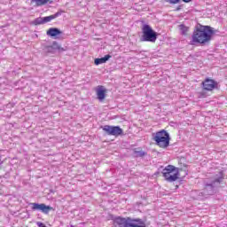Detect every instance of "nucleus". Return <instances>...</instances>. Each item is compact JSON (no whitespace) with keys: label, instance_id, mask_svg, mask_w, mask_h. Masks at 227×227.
Returning a JSON list of instances; mask_svg holds the SVG:
<instances>
[{"label":"nucleus","instance_id":"nucleus-1","mask_svg":"<svg viewBox=\"0 0 227 227\" xmlns=\"http://www.w3.org/2000/svg\"><path fill=\"white\" fill-rule=\"evenodd\" d=\"M214 34L215 32L212 27L198 25L192 35V43H201L205 45V43H208V42L212 40Z\"/></svg>","mask_w":227,"mask_h":227},{"label":"nucleus","instance_id":"nucleus-2","mask_svg":"<svg viewBox=\"0 0 227 227\" xmlns=\"http://www.w3.org/2000/svg\"><path fill=\"white\" fill-rule=\"evenodd\" d=\"M224 180V176L223 175V171L217 172L213 177L211 183H207L203 193L206 196H213L215 194V191L217 188L221 187V184Z\"/></svg>","mask_w":227,"mask_h":227},{"label":"nucleus","instance_id":"nucleus-3","mask_svg":"<svg viewBox=\"0 0 227 227\" xmlns=\"http://www.w3.org/2000/svg\"><path fill=\"white\" fill-rule=\"evenodd\" d=\"M153 139L160 148H168L171 138L169 137V133L162 129L153 134Z\"/></svg>","mask_w":227,"mask_h":227},{"label":"nucleus","instance_id":"nucleus-4","mask_svg":"<svg viewBox=\"0 0 227 227\" xmlns=\"http://www.w3.org/2000/svg\"><path fill=\"white\" fill-rule=\"evenodd\" d=\"M161 173L167 182H176L180 178V170L173 165H168Z\"/></svg>","mask_w":227,"mask_h":227},{"label":"nucleus","instance_id":"nucleus-5","mask_svg":"<svg viewBox=\"0 0 227 227\" xmlns=\"http://www.w3.org/2000/svg\"><path fill=\"white\" fill-rule=\"evenodd\" d=\"M141 42H157V32H155L149 25H144L142 27Z\"/></svg>","mask_w":227,"mask_h":227},{"label":"nucleus","instance_id":"nucleus-6","mask_svg":"<svg viewBox=\"0 0 227 227\" xmlns=\"http://www.w3.org/2000/svg\"><path fill=\"white\" fill-rule=\"evenodd\" d=\"M103 130L106 132L108 136H121L123 134V129L119 126H109L106 125L103 127Z\"/></svg>","mask_w":227,"mask_h":227},{"label":"nucleus","instance_id":"nucleus-7","mask_svg":"<svg viewBox=\"0 0 227 227\" xmlns=\"http://www.w3.org/2000/svg\"><path fill=\"white\" fill-rule=\"evenodd\" d=\"M32 209L40 210V212H43V214H49V212L52 210V207L45 204L32 203Z\"/></svg>","mask_w":227,"mask_h":227},{"label":"nucleus","instance_id":"nucleus-8","mask_svg":"<svg viewBox=\"0 0 227 227\" xmlns=\"http://www.w3.org/2000/svg\"><path fill=\"white\" fill-rule=\"evenodd\" d=\"M202 86L206 91H212V90H215V86H217V82L207 78L202 82Z\"/></svg>","mask_w":227,"mask_h":227},{"label":"nucleus","instance_id":"nucleus-9","mask_svg":"<svg viewBox=\"0 0 227 227\" xmlns=\"http://www.w3.org/2000/svg\"><path fill=\"white\" fill-rule=\"evenodd\" d=\"M63 32H61V30H59V28L56 27H51L49 28V30H47L46 34L48 36H58L59 35H61Z\"/></svg>","mask_w":227,"mask_h":227},{"label":"nucleus","instance_id":"nucleus-10","mask_svg":"<svg viewBox=\"0 0 227 227\" xmlns=\"http://www.w3.org/2000/svg\"><path fill=\"white\" fill-rule=\"evenodd\" d=\"M97 97H98V100H100V101H102V100H104V98H106V90H104V87L100 86L97 90Z\"/></svg>","mask_w":227,"mask_h":227},{"label":"nucleus","instance_id":"nucleus-11","mask_svg":"<svg viewBox=\"0 0 227 227\" xmlns=\"http://www.w3.org/2000/svg\"><path fill=\"white\" fill-rule=\"evenodd\" d=\"M111 58H112L111 55H106L105 57H103L101 59H96L94 63H95V65H103V63L109 61V59H111Z\"/></svg>","mask_w":227,"mask_h":227},{"label":"nucleus","instance_id":"nucleus-12","mask_svg":"<svg viewBox=\"0 0 227 227\" xmlns=\"http://www.w3.org/2000/svg\"><path fill=\"white\" fill-rule=\"evenodd\" d=\"M59 15H61V12H57L53 15L43 17V23L47 24V22H51V20H54V19H58Z\"/></svg>","mask_w":227,"mask_h":227},{"label":"nucleus","instance_id":"nucleus-13","mask_svg":"<svg viewBox=\"0 0 227 227\" xmlns=\"http://www.w3.org/2000/svg\"><path fill=\"white\" fill-rule=\"evenodd\" d=\"M31 3H35L36 6H43L51 3V0H32Z\"/></svg>","mask_w":227,"mask_h":227},{"label":"nucleus","instance_id":"nucleus-14","mask_svg":"<svg viewBox=\"0 0 227 227\" xmlns=\"http://www.w3.org/2000/svg\"><path fill=\"white\" fill-rule=\"evenodd\" d=\"M179 30L181 31V35H187V31H189V27H187L185 25H180Z\"/></svg>","mask_w":227,"mask_h":227},{"label":"nucleus","instance_id":"nucleus-15","mask_svg":"<svg viewBox=\"0 0 227 227\" xmlns=\"http://www.w3.org/2000/svg\"><path fill=\"white\" fill-rule=\"evenodd\" d=\"M34 24L35 26H39L40 24H44L43 23V18H37L34 20Z\"/></svg>","mask_w":227,"mask_h":227},{"label":"nucleus","instance_id":"nucleus-16","mask_svg":"<svg viewBox=\"0 0 227 227\" xmlns=\"http://www.w3.org/2000/svg\"><path fill=\"white\" fill-rule=\"evenodd\" d=\"M135 153L137 157H145V151H136Z\"/></svg>","mask_w":227,"mask_h":227},{"label":"nucleus","instance_id":"nucleus-17","mask_svg":"<svg viewBox=\"0 0 227 227\" xmlns=\"http://www.w3.org/2000/svg\"><path fill=\"white\" fill-rule=\"evenodd\" d=\"M167 3H169L170 4H176L180 3V0H166Z\"/></svg>","mask_w":227,"mask_h":227},{"label":"nucleus","instance_id":"nucleus-18","mask_svg":"<svg viewBox=\"0 0 227 227\" xmlns=\"http://www.w3.org/2000/svg\"><path fill=\"white\" fill-rule=\"evenodd\" d=\"M57 49H58V51H65V50L63 49V47H61V46H57Z\"/></svg>","mask_w":227,"mask_h":227},{"label":"nucleus","instance_id":"nucleus-19","mask_svg":"<svg viewBox=\"0 0 227 227\" xmlns=\"http://www.w3.org/2000/svg\"><path fill=\"white\" fill-rule=\"evenodd\" d=\"M184 1V3H191V1H192V0H183Z\"/></svg>","mask_w":227,"mask_h":227}]
</instances>
